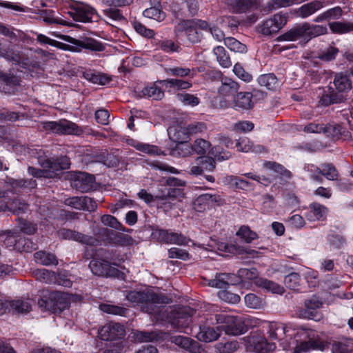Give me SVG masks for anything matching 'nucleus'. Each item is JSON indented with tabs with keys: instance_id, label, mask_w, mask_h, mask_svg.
I'll use <instances>...</instances> for the list:
<instances>
[{
	"instance_id": "obj_57",
	"label": "nucleus",
	"mask_w": 353,
	"mask_h": 353,
	"mask_svg": "<svg viewBox=\"0 0 353 353\" xmlns=\"http://www.w3.org/2000/svg\"><path fill=\"white\" fill-rule=\"evenodd\" d=\"M143 96L152 98L155 100H159L164 96L163 92L157 86L152 85L144 88L142 90Z\"/></svg>"
},
{
	"instance_id": "obj_64",
	"label": "nucleus",
	"mask_w": 353,
	"mask_h": 353,
	"mask_svg": "<svg viewBox=\"0 0 353 353\" xmlns=\"http://www.w3.org/2000/svg\"><path fill=\"white\" fill-rule=\"evenodd\" d=\"M210 143L204 139H196L193 145H192V152H194L198 154H204L210 148Z\"/></svg>"
},
{
	"instance_id": "obj_38",
	"label": "nucleus",
	"mask_w": 353,
	"mask_h": 353,
	"mask_svg": "<svg viewBox=\"0 0 353 353\" xmlns=\"http://www.w3.org/2000/svg\"><path fill=\"white\" fill-rule=\"evenodd\" d=\"M101 222L106 226L125 232H131L132 229L125 228L114 216L105 214L101 216Z\"/></svg>"
},
{
	"instance_id": "obj_3",
	"label": "nucleus",
	"mask_w": 353,
	"mask_h": 353,
	"mask_svg": "<svg viewBox=\"0 0 353 353\" xmlns=\"http://www.w3.org/2000/svg\"><path fill=\"white\" fill-rule=\"evenodd\" d=\"M210 307L213 314L208 318V322L223 324L221 325V331H224L228 335L238 336L246 332L247 327L242 318L219 312V307L217 305H211Z\"/></svg>"
},
{
	"instance_id": "obj_22",
	"label": "nucleus",
	"mask_w": 353,
	"mask_h": 353,
	"mask_svg": "<svg viewBox=\"0 0 353 353\" xmlns=\"http://www.w3.org/2000/svg\"><path fill=\"white\" fill-rule=\"evenodd\" d=\"M225 3L236 13L246 12L258 7L256 0H225Z\"/></svg>"
},
{
	"instance_id": "obj_25",
	"label": "nucleus",
	"mask_w": 353,
	"mask_h": 353,
	"mask_svg": "<svg viewBox=\"0 0 353 353\" xmlns=\"http://www.w3.org/2000/svg\"><path fill=\"white\" fill-rule=\"evenodd\" d=\"M82 77L94 84L105 85L111 81V79L106 74L91 69H85L82 71Z\"/></svg>"
},
{
	"instance_id": "obj_13",
	"label": "nucleus",
	"mask_w": 353,
	"mask_h": 353,
	"mask_svg": "<svg viewBox=\"0 0 353 353\" xmlns=\"http://www.w3.org/2000/svg\"><path fill=\"white\" fill-rule=\"evenodd\" d=\"M71 185L81 192H88L95 190L97 188L94 176L82 172L74 174Z\"/></svg>"
},
{
	"instance_id": "obj_63",
	"label": "nucleus",
	"mask_w": 353,
	"mask_h": 353,
	"mask_svg": "<svg viewBox=\"0 0 353 353\" xmlns=\"http://www.w3.org/2000/svg\"><path fill=\"white\" fill-rule=\"evenodd\" d=\"M198 164L200 165L203 172H212L216 167L214 159L209 157H200L198 159Z\"/></svg>"
},
{
	"instance_id": "obj_8",
	"label": "nucleus",
	"mask_w": 353,
	"mask_h": 353,
	"mask_svg": "<svg viewBox=\"0 0 353 353\" xmlns=\"http://www.w3.org/2000/svg\"><path fill=\"white\" fill-rule=\"evenodd\" d=\"M89 268L94 274L99 276L120 278L123 274L109 261L102 259L91 260Z\"/></svg>"
},
{
	"instance_id": "obj_42",
	"label": "nucleus",
	"mask_w": 353,
	"mask_h": 353,
	"mask_svg": "<svg viewBox=\"0 0 353 353\" xmlns=\"http://www.w3.org/2000/svg\"><path fill=\"white\" fill-rule=\"evenodd\" d=\"M8 210L17 215L26 213L28 210V205L25 200H8Z\"/></svg>"
},
{
	"instance_id": "obj_35",
	"label": "nucleus",
	"mask_w": 353,
	"mask_h": 353,
	"mask_svg": "<svg viewBox=\"0 0 353 353\" xmlns=\"http://www.w3.org/2000/svg\"><path fill=\"white\" fill-rule=\"evenodd\" d=\"M258 83L261 86L265 87L268 90H275L279 87V83L276 77L272 74H265L259 77Z\"/></svg>"
},
{
	"instance_id": "obj_20",
	"label": "nucleus",
	"mask_w": 353,
	"mask_h": 353,
	"mask_svg": "<svg viewBox=\"0 0 353 353\" xmlns=\"http://www.w3.org/2000/svg\"><path fill=\"white\" fill-rule=\"evenodd\" d=\"M170 341L190 353H201L203 351L201 345L196 341L187 336H172Z\"/></svg>"
},
{
	"instance_id": "obj_48",
	"label": "nucleus",
	"mask_w": 353,
	"mask_h": 353,
	"mask_svg": "<svg viewBox=\"0 0 353 353\" xmlns=\"http://www.w3.org/2000/svg\"><path fill=\"white\" fill-rule=\"evenodd\" d=\"M352 346L349 341H334L332 343V353H352Z\"/></svg>"
},
{
	"instance_id": "obj_50",
	"label": "nucleus",
	"mask_w": 353,
	"mask_h": 353,
	"mask_svg": "<svg viewBox=\"0 0 353 353\" xmlns=\"http://www.w3.org/2000/svg\"><path fill=\"white\" fill-rule=\"evenodd\" d=\"M319 174L324 176L328 180L334 181L338 178V172L335 167L331 163H324L321 165Z\"/></svg>"
},
{
	"instance_id": "obj_30",
	"label": "nucleus",
	"mask_w": 353,
	"mask_h": 353,
	"mask_svg": "<svg viewBox=\"0 0 353 353\" xmlns=\"http://www.w3.org/2000/svg\"><path fill=\"white\" fill-rule=\"evenodd\" d=\"M18 232L15 229L0 231L1 241L3 242L4 245L7 248L14 250Z\"/></svg>"
},
{
	"instance_id": "obj_45",
	"label": "nucleus",
	"mask_w": 353,
	"mask_h": 353,
	"mask_svg": "<svg viewBox=\"0 0 353 353\" xmlns=\"http://www.w3.org/2000/svg\"><path fill=\"white\" fill-rule=\"evenodd\" d=\"M327 241L330 250H339L345 244V239L338 234H328Z\"/></svg>"
},
{
	"instance_id": "obj_36",
	"label": "nucleus",
	"mask_w": 353,
	"mask_h": 353,
	"mask_svg": "<svg viewBox=\"0 0 353 353\" xmlns=\"http://www.w3.org/2000/svg\"><path fill=\"white\" fill-rule=\"evenodd\" d=\"M213 52L221 67L228 68L232 65V61L230 56L223 46H217L214 48Z\"/></svg>"
},
{
	"instance_id": "obj_34",
	"label": "nucleus",
	"mask_w": 353,
	"mask_h": 353,
	"mask_svg": "<svg viewBox=\"0 0 353 353\" xmlns=\"http://www.w3.org/2000/svg\"><path fill=\"white\" fill-rule=\"evenodd\" d=\"M65 203L74 208L89 212L94 211L97 208L95 200H65Z\"/></svg>"
},
{
	"instance_id": "obj_61",
	"label": "nucleus",
	"mask_w": 353,
	"mask_h": 353,
	"mask_svg": "<svg viewBox=\"0 0 353 353\" xmlns=\"http://www.w3.org/2000/svg\"><path fill=\"white\" fill-rule=\"evenodd\" d=\"M178 99L184 105H190L192 107L196 106L200 103L199 99L196 95L189 93L179 94H178Z\"/></svg>"
},
{
	"instance_id": "obj_6",
	"label": "nucleus",
	"mask_w": 353,
	"mask_h": 353,
	"mask_svg": "<svg viewBox=\"0 0 353 353\" xmlns=\"http://www.w3.org/2000/svg\"><path fill=\"white\" fill-rule=\"evenodd\" d=\"M70 297L68 294L59 291L47 292L39 301L41 308L52 313L59 314L69 307Z\"/></svg>"
},
{
	"instance_id": "obj_1",
	"label": "nucleus",
	"mask_w": 353,
	"mask_h": 353,
	"mask_svg": "<svg viewBox=\"0 0 353 353\" xmlns=\"http://www.w3.org/2000/svg\"><path fill=\"white\" fill-rule=\"evenodd\" d=\"M95 237L83 234L79 232L63 228L57 232L58 236L62 239L73 240L83 244L92 246H97L103 244L116 243L121 244V240L131 239L128 236L120 235L105 228H96L94 231Z\"/></svg>"
},
{
	"instance_id": "obj_44",
	"label": "nucleus",
	"mask_w": 353,
	"mask_h": 353,
	"mask_svg": "<svg viewBox=\"0 0 353 353\" xmlns=\"http://www.w3.org/2000/svg\"><path fill=\"white\" fill-rule=\"evenodd\" d=\"M265 168L274 171L275 173L280 174L282 177L289 179L291 177V173L286 170L282 165L276 162L265 161L263 163Z\"/></svg>"
},
{
	"instance_id": "obj_2",
	"label": "nucleus",
	"mask_w": 353,
	"mask_h": 353,
	"mask_svg": "<svg viewBox=\"0 0 353 353\" xmlns=\"http://www.w3.org/2000/svg\"><path fill=\"white\" fill-rule=\"evenodd\" d=\"M37 154L38 163L42 169H38L34 167H29L28 172L30 175L36 178H54L59 175L62 170L70 168V159L65 156H61L56 158H50L48 152L42 149L34 150Z\"/></svg>"
},
{
	"instance_id": "obj_51",
	"label": "nucleus",
	"mask_w": 353,
	"mask_h": 353,
	"mask_svg": "<svg viewBox=\"0 0 353 353\" xmlns=\"http://www.w3.org/2000/svg\"><path fill=\"white\" fill-rule=\"evenodd\" d=\"M143 14L145 17L154 19L157 21H162L165 18V13L157 7H151L145 9Z\"/></svg>"
},
{
	"instance_id": "obj_54",
	"label": "nucleus",
	"mask_w": 353,
	"mask_h": 353,
	"mask_svg": "<svg viewBox=\"0 0 353 353\" xmlns=\"http://www.w3.org/2000/svg\"><path fill=\"white\" fill-rule=\"evenodd\" d=\"M7 183L10 184L14 189L18 188H34L36 186V182L33 180L14 179L13 178H8Z\"/></svg>"
},
{
	"instance_id": "obj_49",
	"label": "nucleus",
	"mask_w": 353,
	"mask_h": 353,
	"mask_svg": "<svg viewBox=\"0 0 353 353\" xmlns=\"http://www.w3.org/2000/svg\"><path fill=\"white\" fill-rule=\"evenodd\" d=\"M229 277L230 274H217L214 279L209 281V285L212 288H216L220 289L226 288L229 285Z\"/></svg>"
},
{
	"instance_id": "obj_39",
	"label": "nucleus",
	"mask_w": 353,
	"mask_h": 353,
	"mask_svg": "<svg viewBox=\"0 0 353 353\" xmlns=\"http://www.w3.org/2000/svg\"><path fill=\"white\" fill-rule=\"evenodd\" d=\"M171 154L174 157H186L192 153V145L186 141L176 143L171 150Z\"/></svg>"
},
{
	"instance_id": "obj_33",
	"label": "nucleus",
	"mask_w": 353,
	"mask_h": 353,
	"mask_svg": "<svg viewBox=\"0 0 353 353\" xmlns=\"http://www.w3.org/2000/svg\"><path fill=\"white\" fill-rule=\"evenodd\" d=\"M35 261L43 265H57L58 261L54 254L45 251L37 252L34 254Z\"/></svg>"
},
{
	"instance_id": "obj_46",
	"label": "nucleus",
	"mask_w": 353,
	"mask_h": 353,
	"mask_svg": "<svg viewBox=\"0 0 353 353\" xmlns=\"http://www.w3.org/2000/svg\"><path fill=\"white\" fill-rule=\"evenodd\" d=\"M244 301L247 307L253 309H259L263 307L264 301L256 294L250 293L245 296Z\"/></svg>"
},
{
	"instance_id": "obj_10",
	"label": "nucleus",
	"mask_w": 353,
	"mask_h": 353,
	"mask_svg": "<svg viewBox=\"0 0 353 353\" xmlns=\"http://www.w3.org/2000/svg\"><path fill=\"white\" fill-rule=\"evenodd\" d=\"M210 305L208 310L211 312L210 314L205 317V321L199 325V331L196 334V338L202 342L210 343L216 341L221 336V327L217 326L212 327V323L208 322V318L210 317L213 312Z\"/></svg>"
},
{
	"instance_id": "obj_58",
	"label": "nucleus",
	"mask_w": 353,
	"mask_h": 353,
	"mask_svg": "<svg viewBox=\"0 0 353 353\" xmlns=\"http://www.w3.org/2000/svg\"><path fill=\"white\" fill-rule=\"evenodd\" d=\"M163 82L166 86L179 90H186L192 86L190 82L181 79H169L164 80Z\"/></svg>"
},
{
	"instance_id": "obj_32",
	"label": "nucleus",
	"mask_w": 353,
	"mask_h": 353,
	"mask_svg": "<svg viewBox=\"0 0 353 353\" xmlns=\"http://www.w3.org/2000/svg\"><path fill=\"white\" fill-rule=\"evenodd\" d=\"M323 7V3L320 1H313L303 5L299 8L298 13L302 18H306Z\"/></svg>"
},
{
	"instance_id": "obj_52",
	"label": "nucleus",
	"mask_w": 353,
	"mask_h": 353,
	"mask_svg": "<svg viewBox=\"0 0 353 353\" xmlns=\"http://www.w3.org/2000/svg\"><path fill=\"white\" fill-rule=\"evenodd\" d=\"M10 307L18 313H27L32 308L30 301L20 299L10 302Z\"/></svg>"
},
{
	"instance_id": "obj_31",
	"label": "nucleus",
	"mask_w": 353,
	"mask_h": 353,
	"mask_svg": "<svg viewBox=\"0 0 353 353\" xmlns=\"http://www.w3.org/2000/svg\"><path fill=\"white\" fill-rule=\"evenodd\" d=\"M254 283L256 286L265 289L268 292H270L274 294H281L284 292V289L280 285L276 283L274 281H270L267 279L259 278L254 281Z\"/></svg>"
},
{
	"instance_id": "obj_53",
	"label": "nucleus",
	"mask_w": 353,
	"mask_h": 353,
	"mask_svg": "<svg viewBox=\"0 0 353 353\" xmlns=\"http://www.w3.org/2000/svg\"><path fill=\"white\" fill-rule=\"evenodd\" d=\"M224 43L232 51L241 53L246 52V46L233 37L225 38Z\"/></svg>"
},
{
	"instance_id": "obj_5",
	"label": "nucleus",
	"mask_w": 353,
	"mask_h": 353,
	"mask_svg": "<svg viewBox=\"0 0 353 353\" xmlns=\"http://www.w3.org/2000/svg\"><path fill=\"white\" fill-rule=\"evenodd\" d=\"M327 29L320 25H310L307 23L299 25L279 37V41H294L299 39H311L326 34Z\"/></svg>"
},
{
	"instance_id": "obj_21",
	"label": "nucleus",
	"mask_w": 353,
	"mask_h": 353,
	"mask_svg": "<svg viewBox=\"0 0 353 353\" xmlns=\"http://www.w3.org/2000/svg\"><path fill=\"white\" fill-rule=\"evenodd\" d=\"M167 194L162 196H157L155 199H181L184 196L183 184L180 180L170 177L167 180Z\"/></svg>"
},
{
	"instance_id": "obj_60",
	"label": "nucleus",
	"mask_w": 353,
	"mask_h": 353,
	"mask_svg": "<svg viewBox=\"0 0 353 353\" xmlns=\"http://www.w3.org/2000/svg\"><path fill=\"white\" fill-rule=\"evenodd\" d=\"M236 235L243 239L247 243L257 239L258 236L256 232L252 231L248 226H241L236 232Z\"/></svg>"
},
{
	"instance_id": "obj_16",
	"label": "nucleus",
	"mask_w": 353,
	"mask_h": 353,
	"mask_svg": "<svg viewBox=\"0 0 353 353\" xmlns=\"http://www.w3.org/2000/svg\"><path fill=\"white\" fill-rule=\"evenodd\" d=\"M98 334L103 341H117L124 337L125 330L121 324L110 322L102 326L99 330Z\"/></svg>"
},
{
	"instance_id": "obj_4",
	"label": "nucleus",
	"mask_w": 353,
	"mask_h": 353,
	"mask_svg": "<svg viewBox=\"0 0 353 353\" xmlns=\"http://www.w3.org/2000/svg\"><path fill=\"white\" fill-rule=\"evenodd\" d=\"M126 299L132 303L141 304L143 312L154 314H159L161 312L159 304L168 303V299L165 296L152 292L130 291L126 294Z\"/></svg>"
},
{
	"instance_id": "obj_26",
	"label": "nucleus",
	"mask_w": 353,
	"mask_h": 353,
	"mask_svg": "<svg viewBox=\"0 0 353 353\" xmlns=\"http://www.w3.org/2000/svg\"><path fill=\"white\" fill-rule=\"evenodd\" d=\"M0 56L8 61H13L17 63L28 64L27 59H25L22 52L16 51L3 47L0 43Z\"/></svg>"
},
{
	"instance_id": "obj_41",
	"label": "nucleus",
	"mask_w": 353,
	"mask_h": 353,
	"mask_svg": "<svg viewBox=\"0 0 353 353\" xmlns=\"http://www.w3.org/2000/svg\"><path fill=\"white\" fill-rule=\"evenodd\" d=\"M93 162H99L103 163L109 168H113L118 165L119 159L113 154L103 153L94 157Z\"/></svg>"
},
{
	"instance_id": "obj_23",
	"label": "nucleus",
	"mask_w": 353,
	"mask_h": 353,
	"mask_svg": "<svg viewBox=\"0 0 353 353\" xmlns=\"http://www.w3.org/2000/svg\"><path fill=\"white\" fill-rule=\"evenodd\" d=\"M345 99V96L343 92H336L332 88H328L327 90H324L319 103L324 106H328L334 103H340Z\"/></svg>"
},
{
	"instance_id": "obj_14",
	"label": "nucleus",
	"mask_w": 353,
	"mask_h": 353,
	"mask_svg": "<svg viewBox=\"0 0 353 353\" xmlns=\"http://www.w3.org/2000/svg\"><path fill=\"white\" fill-rule=\"evenodd\" d=\"M152 236L159 242L181 245H188L190 241L189 239L180 233L169 232L167 230L162 229L154 230Z\"/></svg>"
},
{
	"instance_id": "obj_62",
	"label": "nucleus",
	"mask_w": 353,
	"mask_h": 353,
	"mask_svg": "<svg viewBox=\"0 0 353 353\" xmlns=\"http://www.w3.org/2000/svg\"><path fill=\"white\" fill-rule=\"evenodd\" d=\"M99 308L104 312L120 316H124L127 312L124 307L108 304H101Z\"/></svg>"
},
{
	"instance_id": "obj_9",
	"label": "nucleus",
	"mask_w": 353,
	"mask_h": 353,
	"mask_svg": "<svg viewBox=\"0 0 353 353\" xmlns=\"http://www.w3.org/2000/svg\"><path fill=\"white\" fill-rule=\"evenodd\" d=\"M68 14L72 19L79 22L88 23L92 21L94 17L99 19V15L94 8L82 3H75L70 7Z\"/></svg>"
},
{
	"instance_id": "obj_59",
	"label": "nucleus",
	"mask_w": 353,
	"mask_h": 353,
	"mask_svg": "<svg viewBox=\"0 0 353 353\" xmlns=\"http://www.w3.org/2000/svg\"><path fill=\"white\" fill-rule=\"evenodd\" d=\"M166 72L169 74L185 77H191L194 76V70H191L188 68H180V67H174L167 69Z\"/></svg>"
},
{
	"instance_id": "obj_11",
	"label": "nucleus",
	"mask_w": 353,
	"mask_h": 353,
	"mask_svg": "<svg viewBox=\"0 0 353 353\" xmlns=\"http://www.w3.org/2000/svg\"><path fill=\"white\" fill-rule=\"evenodd\" d=\"M268 334L271 340H277L280 342V345L283 350H288L290 347L289 340L291 336L288 335V327L280 322H267Z\"/></svg>"
},
{
	"instance_id": "obj_7",
	"label": "nucleus",
	"mask_w": 353,
	"mask_h": 353,
	"mask_svg": "<svg viewBox=\"0 0 353 353\" xmlns=\"http://www.w3.org/2000/svg\"><path fill=\"white\" fill-rule=\"evenodd\" d=\"M56 37L68 42L74 46H70L55 40L54 47L65 51L70 52H81L83 48L88 49L93 51L101 52L103 51L104 47L103 44L92 39H86L84 40H79L67 35H57Z\"/></svg>"
},
{
	"instance_id": "obj_19",
	"label": "nucleus",
	"mask_w": 353,
	"mask_h": 353,
	"mask_svg": "<svg viewBox=\"0 0 353 353\" xmlns=\"http://www.w3.org/2000/svg\"><path fill=\"white\" fill-rule=\"evenodd\" d=\"M192 312L189 307L179 309L176 312L172 321V325L176 327L180 332L188 334L186 331L192 323Z\"/></svg>"
},
{
	"instance_id": "obj_40",
	"label": "nucleus",
	"mask_w": 353,
	"mask_h": 353,
	"mask_svg": "<svg viewBox=\"0 0 353 353\" xmlns=\"http://www.w3.org/2000/svg\"><path fill=\"white\" fill-rule=\"evenodd\" d=\"M34 245L29 239L22 236L20 232H18L14 250L20 252H30L32 250L35 249Z\"/></svg>"
},
{
	"instance_id": "obj_47",
	"label": "nucleus",
	"mask_w": 353,
	"mask_h": 353,
	"mask_svg": "<svg viewBox=\"0 0 353 353\" xmlns=\"http://www.w3.org/2000/svg\"><path fill=\"white\" fill-rule=\"evenodd\" d=\"M168 132L170 139L176 143L186 141L188 139L187 132L182 130L181 128L171 127Z\"/></svg>"
},
{
	"instance_id": "obj_17",
	"label": "nucleus",
	"mask_w": 353,
	"mask_h": 353,
	"mask_svg": "<svg viewBox=\"0 0 353 353\" xmlns=\"http://www.w3.org/2000/svg\"><path fill=\"white\" fill-rule=\"evenodd\" d=\"M174 31L179 38L184 33L188 40L192 43H198L201 39V34L194 26V21H179L175 26Z\"/></svg>"
},
{
	"instance_id": "obj_27",
	"label": "nucleus",
	"mask_w": 353,
	"mask_h": 353,
	"mask_svg": "<svg viewBox=\"0 0 353 353\" xmlns=\"http://www.w3.org/2000/svg\"><path fill=\"white\" fill-rule=\"evenodd\" d=\"M252 94L249 92H239L234 100V108L236 110H248L253 107Z\"/></svg>"
},
{
	"instance_id": "obj_56",
	"label": "nucleus",
	"mask_w": 353,
	"mask_h": 353,
	"mask_svg": "<svg viewBox=\"0 0 353 353\" xmlns=\"http://www.w3.org/2000/svg\"><path fill=\"white\" fill-rule=\"evenodd\" d=\"M330 128V125L327 126L324 124L310 123L304 127L303 131L307 133H328Z\"/></svg>"
},
{
	"instance_id": "obj_28",
	"label": "nucleus",
	"mask_w": 353,
	"mask_h": 353,
	"mask_svg": "<svg viewBox=\"0 0 353 353\" xmlns=\"http://www.w3.org/2000/svg\"><path fill=\"white\" fill-rule=\"evenodd\" d=\"M326 347V343L321 340H310L304 341L297 345L295 348L294 353L306 352L310 350H324Z\"/></svg>"
},
{
	"instance_id": "obj_24",
	"label": "nucleus",
	"mask_w": 353,
	"mask_h": 353,
	"mask_svg": "<svg viewBox=\"0 0 353 353\" xmlns=\"http://www.w3.org/2000/svg\"><path fill=\"white\" fill-rule=\"evenodd\" d=\"M239 89L237 82L228 77H222L221 85L218 88V93L223 97L234 95Z\"/></svg>"
},
{
	"instance_id": "obj_12",
	"label": "nucleus",
	"mask_w": 353,
	"mask_h": 353,
	"mask_svg": "<svg viewBox=\"0 0 353 353\" xmlns=\"http://www.w3.org/2000/svg\"><path fill=\"white\" fill-rule=\"evenodd\" d=\"M43 128L57 134L79 135L82 133V130L77 124L67 120L45 122Z\"/></svg>"
},
{
	"instance_id": "obj_18",
	"label": "nucleus",
	"mask_w": 353,
	"mask_h": 353,
	"mask_svg": "<svg viewBox=\"0 0 353 353\" xmlns=\"http://www.w3.org/2000/svg\"><path fill=\"white\" fill-rule=\"evenodd\" d=\"M286 23V19L280 14L264 21L260 26V32L264 35L276 33Z\"/></svg>"
},
{
	"instance_id": "obj_55",
	"label": "nucleus",
	"mask_w": 353,
	"mask_h": 353,
	"mask_svg": "<svg viewBox=\"0 0 353 353\" xmlns=\"http://www.w3.org/2000/svg\"><path fill=\"white\" fill-rule=\"evenodd\" d=\"M18 225L21 232L28 235L34 234L37 230L36 224L21 218L18 219Z\"/></svg>"
},
{
	"instance_id": "obj_43",
	"label": "nucleus",
	"mask_w": 353,
	"mask_h": 353,
	"mask_svg": "<svg viewBox=\"0 0 353 353\" xmlns=\"http://www.w3.org/2000/svg\"><path fill=\"white\" fill-rule=\"evenodd\" d=\"M285 286L292 290L299 291L301 286V277L296 272H292L284 278Z\"/></svg>"
},
{
	"instance_id": "obj_15",
	"label": "nucleus",
	"mask_w": 353,
	"mask_h": 353,
	"mask_svg": "<svg viewBox=\"0 0 353 353\" xmlns=\"http://www.w3.org/2000/svg\"><path fill=\"white\" fill-rule=\"evenodd\" d=\"M247 348L256 353H272L276 348L274 343H270L261 335L252 334L247 339Z\"/></svg>"
},
{
	"instance_id": "obj_29",
	"label": "nucleus",
	"mask_w": 353,
	"mask_h": 353,
	"mask_svg": "<svg viewBox=\"0 0 353 353\" xmlns=\"http://www.w3.org/2000/svg\"><path fill=\"white\" fill-rule=\"evenodd\" d=\"M334 84L337 91L343 94L352 88V81L347 74L340 72L334 76Z\"/></svg>"
},
{
	"instance_id": "obj_37",
	"label": "nucleus",
	"mask_w": 353,
	"mask_h": 353,
	"mask_svg": "<svg viewBox=\"0 0 353 353\" xmlns=\"http://www.w3.org/2000/svg\"><path fill=\"white\" fill-rule=\"evenodd\" d=\"M329 27L332 33L343 34L353 31V22H331Z\"/></svg>"
}]
</instances>
